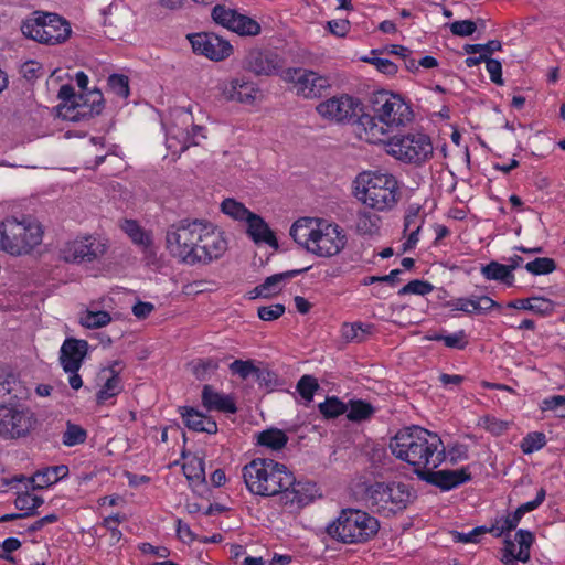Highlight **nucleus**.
<instances>
[{"mask_svg": "<svg viewBox=\"0 0 565 565\" xmlns=\"http://www.w3.org/2000/svg\"><path fill=\"white\" fill-rule=\"evenodd\" d=\"M199 141L194 139L189 130V125L179 127L171 125L167 131V147L173 153H182L191 146H198Z\"/></svg>", "mask_w": 565, "mask_h": 565, "instance_id": "nucleus-29", "label": "nucleus"}, {"mask_svg": "<svg viewBox=\"0 0 565 565\" xmlns=\"http://www.w3.org/2000/svg\"><path fill=\"white\" fill-rule=\"evenodd\" d=\"M319 412L324 418H335L348 411V405L337 396H328L324 402L318 405Z\"/></svg>", "mask_w": 565, "mask_h": 565, "instance_id": "nucleus-40", "label": "nucleus"}, {"mask_svg": "<svg viewBox=\"0 0 565 565\" xmlns=\"http://www.w3.org/2000/svg\"><path fill=\"white\" fill-rule=\"evenodd\" d=\"M355 196L377 211L392 209L399 199L398 182L388 173L365 171L355 180Z\"/></svg>", "mask_w": 565, "mask_h": 565, "instance_id": "nucleus-3", "label": "nucleus"}, {"mask_svg": "<svg viewBox=\"0 0 565 565\" xmlns=\"http://www.w3.org/2000/svg\"><path fill=\"white\" fill-rule=\"evenodd\" d=\"M320 225L321 221L318 218L301 217L291 225L289 234L297 244L307 249V246H311Z\"/></svg>", "mask_w": 565, "mask_h": 565, "instance_id": "nucleus-28", "label": "nucleus"}, {"mask_svg": "<svg viewBox=\"0 0 565 565\" xmlns=\"http://www.w3.org/2000/svg\"><path fill=\"white\" fill-rule=\"evenodd\" d=\"M247 222V233L249 237L256 243H266L270 247L275 249L278 248V241L270 230L268 224L264 221L259 215L252 213L249 217L246 220Z\"/></svg>", "mask_w": 565, "mask_h": 565, "instance_id": "nucleus-27", "label": "nucleus"}, {"mask_svg": "<svg viewBox=\"0 0 565 565\" xmlns=\"http://www.w3.org/2000/svg\"><path fill=\"white\" fill-rule=\"evenodd\" d=\"M523 516L520 514L518 510H515L513 513L508 514L500 524V531L495 533V537L502 536L507 532H511L512 530L516 529L519 522L521 521Z\"/></svg>", "mask_w": 565, "mask_h": 565, "instance_id": "nucleus-64", "label": "nucleus"}, {"mask_svg": "<svg viewBox=\"0 0 565 565\" xmlns=\"http://www.w3.org/2000/svg\"><path fill=\"white\" fill-rule=\"evenodd\" d=\"M433 290H434V286L430 282H428L426 280L414 279V280H411L405 286H403L399 289L398 295L403 296V295L414 294V295L425 296Z\"/></svg>", "mask_w": 565, "mask_h": 565, "instance_id": "nucleus-51", "label": "nucleus"}, {"mask_svg": "<svg viewBox=\"0 0 565 565\" xmlns=\"http://www.w3.org/2000/svg\"><path fill=\"white\" fill-rule=\"evenodd\" d=\"M319 388L320 385L317 379L309 374L302 375L296 386L297 392L307 402V404L312 402L313 395Z\"/></svg>", "mask_w": 565, "mask_h": 565, "instance_id": "nucleus-45", "label": "nucleus"}, {"mask_svg": "<svg viewBox=\"0 0 565 565\" xmlns=\"http://www.w3.org/2000/svg\"><path fill=\"white\" fill-rule=\"evenodd\" d=\"M367 500L372 507L380 510H403L406 508L411 492L406 484L402 482H375L366 489Z\"/></svg>", "mask_w": 565, "mask_h": 565, "instance_id": "nucleus-10", "label": "nucleus"}, {"mask_svg": "<svg viewBox=\"0 0 565 565\" xmlns=\"http://www.w3.org/2000/svg\"><path fill=\"white\" fill-rule=\"evenodd\" d=\"M280 77L284 82L292 84L298 96L305 98H318L323 90L330 87L327 77L301 67H289L282 71Z\"/></svg>", "mask_w": 565, "mask_h": 565, "instance_id": "nucleus-12", "label": "nucleus"}, {"mask_svg": "<svg viewBox=\"0 0 565 565\" xmlns=\"http://www.w3.org/2000/svg\"><path fill=\"white\" fill-rule=\"evenodd\" d=\"M230 371L233 374L239 375L243 380H246L249 376L255 377L257 366L252 360H235L230 364Z\"/></svg>", "mask_w": 565, "mask_h": 565, "instance_id": "nucleus-52", "label": "nucleus"}, {"mask_svg": "<svg viewBox=\"0 0 565 565\" xmlns=\"http://www.w3.org/2000/svg\"><path fill=\"white\" fill-rule=\"evenodd\" d=\"M257 445L266 447L273 451H279L287 445L289 438L287 434L278 428L271 427L257 434Z\"/></svg>", "mask_w": 565, "mask_h": 565, "instance_id": "nucleus-31", "label": "nucleus"}, {"mask_svg": "<svg viewBox=\"0 0 565 565\" xmlns=\"http://www.w3.org/2000/svg\"><path fill=\"white\" fill-rule=\"evenodd\" d=\"M221 211L238 221H246L252 212L241 202L234 199H225L221 204Z\"/></svg>", "mask_w": 565, "mask_h": 565, "instance_id": "nucleus-43", "label": "nucleus"}, {"mask_svg": "<svg viewBox=\"0 0 565 565\" xmlns=\"http://www.w3.org/2000/svg\"><path fill=\"white\" fill-rule=\"evenodd\" d=\"M448 306H451L456 310L463 311L468 315L478 313V297L458 298L451 302H448Z\"/></svg>", "mask_w": 565, "mask_h": 565, "instance_id": "nucleus-61", "label": "nucleus"}, {"mask_svg": "<svg viewBox=\"0 0 565 565\" xmlns=\"http://www.w3.org/2000/svg\"><path fill=\"white\" fill-rule=\"evenodd\" d=\"M377 117L364 113V109L356 117V129L355 132L360 139H364L370 143L385 142L384 136L387 129L383 125L377 124Z\"/></svg>", "mask_w": 565, "mask_h": 565, "instance_id": "nucleus-24", "label": "nucleus"}, {"mask_svg": "<svg viewBox=\"0 0 565 565\" xmlns=\"http://www.w3.org/2000/svg\"><path fill=\"white\" fill-rule=\"evenodd\" d=\"M223 93L230 100L252 105L256 100L259 88L252 81L236 77L224 87Z\"/></svg>", "mask_w": 565, "mask_h": 565, "instance_id": "nucleus-23", "label": "nucleus"}, {"mask_svg": "<svg viewBox=\"0 0 565 565\" xmlns=\"http://www.w3.org/2000/svg\"><path fill=\"white\" fill-rule=\"evenodd\" d=\"M449 28L451 33L457 36H469L477 30L476 22L472 20H458L450 23Z\"/></svg>", "mask_w": 565, "mask_h": 565, "instance_id": "nucleus-59", "label": "nucleus"}, {"mask_svg": "<svg viewBox=\"0 0 565 565\" xmlns=\"http://www.w3.org/2000/svg\"><path fill=\"white\" fill-rule=\"evenodd\" d=\"M373 326L361 322L344 323L342 326V337L347 341L363 342L371 334Z\"/></svg>", "mask_w": 565, "mask_h": 565, "instance_id": "nucleus-38", "label": "nucleus"}, {"mask_svg": "<svg viewBox=\"0 0 565 565\" xmlns=\"http://www.w3.org/2000/svg\"><path fill=\"white\" fill-rule=\"evenodd\" d=\"M204 221L181 220L170 225L166 233V246L170 254L185 264L193 265L194 249L202 235Z\"/></svg>", "mask_w": 565, "mask_h": 565, "instance_id": "nucleus-8", "label": "nucleus"}, {"mask_svg": "<svg viewBox=\"0 0 565 565\" xmlns=\"http://www.w3.org/2000/svg\"><path fill=\"white\" fill-rule=\"evenodd\" d=\"M546 445V436L541 431L529 433L521 441V450L525 455L533 454Z\"/></svg>", "mask_w": 565, "mask_h": 565, "instance_id": "nucleus-47", "label": "nucleus"}, {"mask_svg": "<svg viewBox=\"0 0 565 565\" xmlns=\"http://www.w3.org/2000/svg\"><path fill=\"white\" fill-rule=\"evenodd\" d=\"M42 238L41 225L30 218L7 217L0 222V250L11 256L30 254Z\"/></svg>", "mask_w": 565, "mask_h": 565, "instance_id": "nucleus-5", "label": "nucleus"}, {"mask_svg": "<svg viewBox=\"0 0 565 565\" xmlns=\"http://www.w3.org/2000/svg\"><path fill=\"white\" fill-rule=\"evenodd\" d=\"M531 311L542 317L552 315L555 309V302L544 297H531Z\"/></svg>", "mask_w": 565, "mask_h": 565, "instance_id": "nucleus-56", "label": "nucleus"}, {"mask_svg": "<svg viewBox=\"0 0 565 565\" xmlns=\"http://www.w3.org/2000/svg\"><path fill=\"white\" fill-rule=\"evenodd\" d=\"M203 231L199 244L194 249L193 264L210 263L220 258L227 248V242L222 233L216 231L212 223L204 221Z\"/></svg>", "mask_w": 565, "mask_h": 565, "instance_id": "nucleus-16", "label": "nucleus"}, {"mask_svg": "<svg viewBox=\"0 0 565 565\" xmlns=\"http://www.w3.org/2000/svg\"><path fill=\"white\" fill-rule=\"evenodd\" d=\"M218 369V361L212 358L199 359L191 363V371L199 381H205Z\"/></svg>", "mask_w": 565, "mask_h": 565, "instance_id": "nucleus-41", "label": "nucleus"}, {"mask_svg": "<svg viewBox=\"0 0 565 565\" xmlns=\"http://www.w3.org/2000/svg\"><path fill=\"white\" fill-rule=\"evenodd\" d=\"M235 11L236 10L227 8L224 4H216L212 9L211 15L215 23L230 30L235 23Z\"/></svg>", "mask_w": 565, "mask_h": 565, "instance_id": "nucleus-49", "label": "nucleus"}, {"mask_svg": "<svg viewBox=\"0 0 565 565\" xmlns=\"http://www.w3.org/2000/svg\"><path fill=\"white\" fill-rule=\"evenodd\" d=\"M488 532L486 526H477L469 533H461L458 531H452L451 535L455 542L458 543H477L479 542V536Z\"/></svg>", "mask_w": 565, "mask_h": 565, "instance_id": "nucleus-60", "label": "nucleus"}, {"mask_svg": "<svg viewBox=\"0 0 565 565\" xmlns=\"http://www.w3.org/2000/svg\"><path fill=\"white\" fill-rule=\"evenodd\" d=\"M57 97L61 100L56 106L57 116L66 120H88L100 115L104 109V97L97 88L76 94L72 85L64 84Z\"/></svg>", "mask_w": 565, "mask_h": 565, "instance_id": "nucleus-6", "label": "nucleus"}, {"mask_svg": "<svg viewBox=\"0 0 565 565\" xmlns=\"http://www.w3.org/2000/svg\"><path fill=\"white\" fill-rule=\"evenodd\" d=\"M285 306L282 303H275L270 306H262L257 309V316L263 321H274L285 313Z\"/></svg>", "mask_w": 565, "mask_h": 565, "instance_id": "nucleus-57", "label": "nucleus"}, {"mask_svg": "<svg viewBox=\"0 0 565 565\" xmlns=\"http://www.w3.org/2000/svg\"><path fill=\"white\" fill-rule=\"evenodd\" d=\"M481 274L487 280L500 281L507 286H513L514 275L510 274L507 265L492 260L480 268Z\"/></svg>", "mask_w": 565, "mask_h": 565, "instance_id": "nucleus-33", "label": "nucleus"}, {"mask_svg": "<svg viewBox=\"0 0 565 565\" xmlns=\"http://www.w3.org/2000/svg\"><path fill=\"white\" fill-rule=\"evenodd\" d=\"M111 321V317L107 311L87 310L81 317V324L88 329H98L107 326Z\"/></svg>", "mask_w": 565, "mask_h": 565, "instance_id": "nucleus-42", "label": "nucleus"}, {"mask_svg": "<svg viewBox=\"0 0 565 565\" xmlns=\"http://www.w3.org/2000/svg\"><path fill=\"white\" fill-rule=\"evenodd\" d=\"M393 94L386 90H379L372 94L370 97L371 109L374 113L373 116H376L377 119H381L383 114V109L387 105V102L391 100Z\"/></svg>", "mask_w": 565, "mask_h": 565, "instance_id": "nucleus-54", "label": "nucleus"}, {"mask_svg": "<svg viewBox=\"0 0 565 565\" xmlns=\"http://www.w3.org/2000/svg\"><path fill=\"white\" fill-rule=\"evenodd\" d=\"M363 108L359 98L343 94L319 103L316 110L324 119L355 125Z\"/></svg>", "mask_w": 565, "mask_h": 565, "instance_id": "nucleus-11", "label": "nucleus"}, {"mask_svg": "<svg viewBox=\"0 0 565 565\" xmlns=\"http://www.w3.org/2000/svg\"><path fill=\"white\" fill-rule=\"evenodd\" d=\"M106 246L94 236H85L70 242L63 248V258L68 263H92L103 256Z\"/></svg>", "mask_w": 565, "mask_h": 565, "instance_id": "nucleus-17", "label": "nucleus"}, {"mask_svg": "<svg viewBox=\"0 0 565 565\" xmlns=\"http://www.w3.org/2000/svg\"><path fill=\"white\" fill-rule=\"evenodd\" d=\"M23 35L39 43L56 45L64 43L72 33L70 23L56 13L35 11L21 25Z\"/></svg>", "mask_w": 565, "mask_h": 565, "instance_id": "nucleus-7", "label": "nucleus"}, {"mask_svg": "<svg viewBox=\"0 0 565 565\" xmlns=\"http://www.w3.org/2000/svg\"><path fill=\"white\" fill-rule=\"evenodd\" d=\"M380 217L370 212H360L358 214L355 230L356 233L364 236H373L379 232Z\"/></svg>", "mask_w": 565, "mask_h": 565, "instance_id": "nucleus-37", "label": "nucleus"}, {"mask_svg": "<svg viewBox=\"0 0 565 565\" xmlns=\"http://www.w3.org/2000/svg\"><path fill=\"white\" fill-rule=\"evenodd\" d=\"M88 342L75 338H66L60 350V361L66 373L78 372L88 352Z\"/></svg>", "mask_w": 565, "mask_h": 565, "instance_id": "nucleus-20", "label": "nucleus"}, {"mask_svg": "<svg viewBox=\"0 0 565 565\" xmlns=\"http://www.w3.org/2000/svg\"><path fill=\"white\" fill-rule=\"evenodd\" d=\"M317 497H320L317 484L308 480H296L285 490L280 503L282 505L305 507L311 503Z\"/></svg>", "mask_w": 565, "mask_h": 565, "instance_id": "nucleus-21", "label": "nucleus"}, {"mask_svg": "<svg viewBox=\"0 0 565 565\" xmlns=\"http://www.w3.org/2000/svg\"><path fill=\"white\" fill-rule=\"evenodd\" d=\"M524 267L532 275H547L556 269V263L550 257H537L526 263Z\"/></svg>", "mask_w": 565, "mask_h": 565, "instance_id": "nucleus-46", "label": "nucleus"}, {"mask_svg": "<svg viewBox=\"0 0 565 565\" xmlns=\"http://www.w3.org/2000/svg\"><path fill=\"white\" fill-rule=\"evenodd\" d=\"M179 412L189 429L210 435L217 433V424L211 416L204 415L192 406H182Z\"/></svg>", "mask_w": 565, "mask_h": 565, "instance_id": "nucleus-25", "label": "nucleus"}, {"mask_svg": "<svg viewBox=\"0 0 565 565\" xmlns=\"http://www.w3.org/2000/svg\"><path fill=\"white\" fill-rule=\"evenodd\" d=\"M68 467L65 465L51 466L42 470H38L31 479L32 489H44L56 483L61 479L68 476Z\"/></svg>", "mask_w": 565, "mask_h": 565, "instance_id": "nucleus-30", "label": "nucleus"}, {"mask_svg": "<svg viewBox=\"0 0 565 565\" xmlns=\"http://www.w3.org/2000/svg\"><path fill=\"white\" fill-rule=\"evenodd\" d=\"M243 479L248 491L260 497L279 495V501L292 484L294 473L270 458H255L243 468Z\"/></svg>", "mask_w": 565, "mask_h": 565, "instance_id": "nucleus-2", "label": "nucleus"}, {"mask_svg": "<svg viewBox=\"0 0 565 565\" xmlns=\"http://www.w3.org/2000/svg\"><path fill=\"white\" fill-rule=\"evenodd\" d=\"M540 408L545 411L557 412V417L564 418L565 414V395H553L542 401Z\"/></svg>", "mask_w": 565, "mask_h": 565, "instance_id": "nucleus-55", "label": "nucleus"}, {"mask_svg": "<svg viewBox=\"0 0 565 565\" xmlns=\"http://www.w3.org/2000/svg\"><path fill=\"white\" fill-rule=\"evenodd\" d=\"M502 47V44L499 40H490L486 44H466L463 46V51L467 54H488V57H490L491 54H493L497 51H500Z\"/></svg>", "mask_w": 565, "mask_h": 565, "instance_id": "nucleus-53", "label": "nucleus"}, {"mask_svg": "<svg viewBox=\"0 0 565 565\" xmlns=\"http://www.w3.org/2000/svg\"><path fill=\"white\" fill-rule=\"evenodd\" d=\"M201 398L202 405L207 412L217 411L230 414L237 412L236 404L230 395L216 392L209 384L203 386Z\"/></svg>", "mask_w": 565, "mask_h": 565, "instance_id": "nucleus-26", "label": "nucleus"}, {"mask_svg": "<svg viewBox=\"0 0 565 565\" xmlns=\"http://www.w3.org/2000/svg\"><path fill=\"white\" fill-rule=\"evenodd\" d=\"M38 420L29 409L14 407H0V437L3 439H19L26 437Z\"/></svg>", "mask_w": 565, "mask_h": 565, "instance_id": "nucleus-13", "label": "nucleus"}, {"mask_svg": "<svg viewBox=\"0 0 565 565\" xmlns=\"http://www.w3.org/2000/svg\"><path fill=\"white\" fill-rule=\"evenodd\" d=\"M392 454L416 471L436 469L446 459L445 447L437 434L419 426L401 429L390 441Z\"/></svg>", "mask_w": 565, "mask_h": 565, "instance_id": "nucleus-1", "label": "nucleus"}, {"mask_svg": "<svg viewBox=\"0 0 565 565\" xmlns=\"http://www.w3.org/2000/svg\"><path fill=\"white\" fill-rule=\"evenodd\" d=\"M362 61L367 62L376 67V70L385 75H395L397 73V65L387 58L381 57H365Z\"/></svg>", "mask_w": 565, "mask_h": 565, "instance_id": "nucleus-58", "label": "nucleus"}, {"mask_svg": "<svg viewBox=\"0 0 565 565\" xmlns=\"http://www.w3.org/2000/svg\"><path fill=\"white\" fill-rule=\"evenodd\" d=\"M44 503L42 497L32 495L29 492L19 493L17 499L14 500V505L18 510L29 512L33 511V516L38 514V508H40Z\"/></svg>", "mask_w": 565, "mask_h": 565, "instance_id": "nucleus-48", "label": "nucleus"}, {"mask_svg": "<svg viewBox=\"0 0 565 565\" xmlns=\"http://www.w3.org/2000/svg\"><path fill=\"white\" fill-rule=\"evenodd\" d=\"M383 114L379 121L387 128L404 126L413 119V110L404 99L396 94H393L391 100L383 109Z\"/></svg>", "mask_w": 565, "mask_h": 565, "instance_id": "nucleus-22", "label": "nucleus"}, {"mask_svg": "<svg viewBox=\"0 0 565 565\" xmlns=\"http://www.w3.org/2000/svg\"><path fill=\"white\" fill-rule=\"evenodd\" d=\"M186 38L195 54L211 61L221 62L233 54L231 43L213 32L192 33L188 34Z\"/></svg>", "mask_w": 565, "mask_h": 565, "instance_id": "nucleus-15", "label": "nucleus"}, {"mask_svg": "<svg viewBox=\"0 0 565 565\" xmlns=\"http://www.w3.org/2000/svg\"><path fill=\"white\" fill-rule=\"evenodd\" d=\"M347 235L342 227L335 223H322L313 236L309 253L318 257H332L338 255L347 245Z\"/></svg>", "mask_w": 565, "mask_h": 565, "instance_id": "nucleus-14", "label": "nucleus"}, {"mask_svg": "<svg viewBox=\"0 0 565 565\" xmlns=\"http://www.w3.org/2000/svg\"><path fill=\"white\" fill-rule=\"evenodd\" d=\"M416 476L420 480L439 488L441 491L452 490L472 480L469 467H462L457 470L443 469L437 471L428 469L427 471H416Z\"/></svg>", "mask_w": 565, "mask_h": 565, "instance_id": "nucleus-19", "label": "nucleus"}, {"mask_svg": "<svg viewBox=\"0 0 565 565\" xmlns=\"http://www.w3.org/2000/svg\"><path fill=\"white\" fill-rule=\"evenodd\" d=\"M311 268V266L300 268V269H292L287 270L284 273L275 274L269 277H267L264 282L262 284L267 292H270L271 295H277L281 291L280 284L286 279H291L297 277L298 275L308 271Z\"/></svg>", "mask_w": 565, "mask_h": 565, "instance_id": "nucleus-34", "label": "nucleus"}, {"mask_svg": "<svg viewBox=\"0 0 565 565\" xmlns=\"http://www.w3.org/2000/svg\"><path fill=\"white\" fill-rule=\"evenodd\" d=\"M124 390L120 376H109L102 388L96 393V401L98 404H105L111 397L117 396Z\"/></svg>", "mask_w": 565, "mask_h": 565, "instance_id": "nucleus-39", "label": "nucleus"}, {"mask_svg": "<svg viewBox=\"0 0 565 565\" xmlns=\"http://www.w3.org/2000/svg\"><path fill=\"white\" fill-rule=\"evenodd\" d=\"M87 438L86 430L79 425L73 424L70 420L66 423V430L63 434L62 441L65 446L72 447L84 444Z\"/></svg>", "mask_w": 565, "mask_h": 565, "instance_id": "nucleus-44", "label": "nucleus"}, {"mask_svg": "<svg viewBox=\"0 0 565 565\" xmlns=\"http://www.w3.org/2000/svg\"><path fill=\"white\" fill-rule=\"evenodd\" d=\"M255 380L260 386L265 387H274L278 384L277 374L268 369L257 367Z\"/></svg>", "mask_w": 565, "mask_h": 565, "instance_id": "nucleus-63", "label": "nucleus"}, {"mask_svg": "<svg viewBox=\"0 0 565 565\" xmlns=\"http://www.w3.org/2000/svg\"><path fill=\"white\" fill-rule=\"evenodd\" d=\"M349 413L347 417L351 422H362L372 417L375 408L363 399H351L349 402Z\"/></svg>", "mask_w": 565, "mask_h": 565, "instance_id": "nucleus-36", "label": "nucleus"}, {"mask_svg": "<svg viewBox=\"0 0 565 565\" xmlns=\"http://www.w3.org/2000/svg\"><path fill=\"white\" fill-rule=\"evenodd\" d=\"M242 67L256 76H271L281 68V60L270 50L252 49L242 61Z\"/></svg>", "mask_w": 565, "mask_h": 565, "instance_id": "nucleus-18", "label": "nucleus"}, {"mask_svg": "<svg viewBox=\"0 0 565 565\" xmlns=\"http://www.w3.org/2000/svg\"><path fill=\"white\" fill-rule=\"evenodd\" d=\"M125 520H126L125 515H120L119 513H116V514L105 518L103 521V526H105L110 532V536L115 542H118L121 539L122 534H121V531L116 525H113V523L119 524V523L124 522Z\"/></svg>", "mask_w": 565, "mask_h": 565, "instance_id": "nucleus-62", "label": "nucleus"}, {"mask_svg": "<svg viewBox=\"0 0 565 565\" xmlns=\"http://www.w3.org/2000/svg\"><path fill=\"white\" fill-rule=\"evenodd\" d=\"M121 230L129 236L134 244L147 250L152 246L151 233L143 230L135 220H125Z\"/></svg>", "mask_w": 565, "mask_h": 565, "instance_id": "nucleus-32", "label": "nucleus"}, {"mask_svg": "<svg viewBox=\"0 0 565 565\" xmlns=\"http://www.w3.org/2000/svg\"><path fill=\"white\" fill-rule=\"evenodd\" d=\"M109 88L119 97L127 98L130 94L129 79L121 74H111L108 77Z\"/></svg>", "mask_w": 565, "mask_h": 565, "instance_id": "nucleus-50", "label": "nucleus"}, {"mask_svg": "<svg viewBox=\"0 0 565 565\" xmlns=\"http://www.w3.org/2000/svg\"><path fill=\"white\" fill-rule=\"evenodd\" d=\"M380 530L376 518L358 509H343L326 531L330 537L343 544H360L373 539Z\"/></svg>", "mask_w": 565, "mask_h": 565, "instance_id": "nucleus-4", "label": "nucleus"}, {"mask_svg": "<svg viewBox=\"0 0 565 565\" xmlns=\"http://www.w3.org/2000/svg\"><path fill=\"white\" fill-rule=\"evenodd\" d=\"M230 30L243 36H254L260 33V25L256 20L235 11V23Z\"/></svg>", "mask_w": 565, "mask_h": 565, "instance_id": "nucleus-35", "label": "nucleus"}, {"mask_svg": "<svg viewBox=\"0 0 565 565\" xmlns=\"http://www.w3.org/2000/svg\"><path fill=\"white\" fill-rule=\"evenodd\" d=\"M387 153L396 159L414 164H422L433 156L430 138L424 134L394 136L386 142Z\"/></svg>", "mask_w": 565, "mask_h": 565, "instance_id": "nucleus-9", "label": "nucleus"}]
</instances>
